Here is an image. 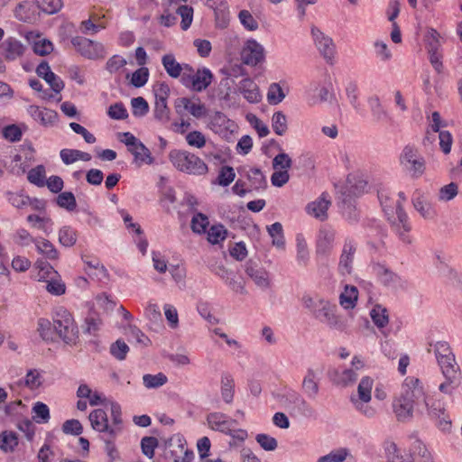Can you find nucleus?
<instances>
[{"mask_svg":"<svg viewBox=\"0 0 462 462\" xmlns=\"http://www.w3.org/2000/svg\"><path fill=\"white\" fill-rule=\"evenodd\" d=\"M425 392L419 378L408 376L402 385L401 396L394 402L393 409L398 420L408 421L417 411L423 414L421 405L425 403Z\"/></svg>","mask_w":462,"mask_h":462,"instance_id":"obj_1","label":"nucleus"},{"mask_svg":"<svg viewBox=\"0 0 462 462\" xmlns=\"http://www.w3.org/2000/svg\"><path fill=\"white\" fill-rule=\"evenodd\" d=\"M170 161L179 171L193 175L208 172L207 164L197 155L187 151L173 150L169 154Z\"/></svg>","mask_w":462,"mask_h":462,"instance_id":"obj_2","label":"nucleus"},{"mask_svg":"<svg viewBox=\"0 0 462 462\" xmlns=\"http://www.w3.org/2000/svg\"><path fill=\"white\" fill-rule=\"evenodd\" d=\"M53 329L66 344L76 343L79 331L71 314L67 310L60 308L56 311L53 318Z\"/></svg>","mask_w":462,"mask_h":462,"instance_id":"obj_3","label":"nucleus"},{"mask_svg":"<svg viewBox=\"0 0 462 462\" xmlns=\"http://www.w3.org/2000/svg\"><path fill=\"white\" fill-rule=\"evenodd\" d=\"M400 162L404 170L414 179L422 176L426 169L424 158L415 147L411 145H406L403 148L400 155Z\"/></svg>","mask_w":462,"mask_h":462,"instance_id":"obj_4","label":"nucleus"},{"mask_svg":"<svg viewBox=\"0 0 462 462\" xmlns=\"http://www.w3.org/2000/svg\"><path fill=\"white\" fill-rule=\"evenodd\" d=\"M71 44L80 55L88 60H102L106 55V48L101 42L82 36L73 37Z\"/></svg>","mask_w":462,"mask_h":462,"instance_id":"obj_5","label":"nucleus"},{"mask_svg":"<svg viewBox=\"0 0 462 462\" xmlns=\"http://www.w3.org/2000/svg\"><path fill=\"white\" fill-rule=\"evenodd\" d=\"M318 311L314 318L322 323H325L330 328L343 331L346 329V323L342 318L336 314L337 306L331 304L328 300L319 302Z\"/></svg>","mask_w":462,"mask_h":462,"instance_id":"obj_6","label":"nucleus"},{"mask_svg":"<svg viewBox=\"0 0 462 462\" xmlns=\"http://www.w3.org/2000/svg\"><path fill=\"white\" fill-rule=\"evenodd\" d=\"M421 409H423V412L426 411L432 420H436L437 426L441 430L444 431L450 428L451 420L446 414V409L442 401L426 397L425 403L421 405Z\"/></svg>","mask_w":462,"mask_h":462,"instance_id":"obj_7","label":"nucleus"},{"mask_svg":"<svg viewBox=\"0 0 462 462\" xmlns=\"http://www.w3.org/2000/svg\"><path fill=\"white\" fill-rule=\"evenodd\" d=\"M367 182L356 174H349L346 184L340 190L341 203L348 205L351 209V201L362 195L366 188Z\"/></svg>","mask_w":462,"mask_h":462,"instance_id":"obj_8","label":"nucleus"},{"mask_svg":"<svg viewBox=\"0 0 462 462\" xmlns=\"http://www.w3.org/2000/svg\"><path fill=\"white\" fill-rule=\"evenodd\" d=\"M430 346L428 352L433 351L441 372H445L446 369L456 370L455 367H459L448 342L438 341L435 344H430Z\"/></svg>","mask_w":462,"mask_h":462,"instance_id":"obj_9","label":"nucleus"},{"mask_svg":"<svg viewBox=\"0 0 462 462\" xmlns=\"http://www.w3.org/2000/svg\"><path fill=\"white\" fill-rule=\"evenodd\" d=\"M174 106L178 115H182L185 111L196 118H201L207 115V108L199 97L192 99L179 97L175 100Z\"/></svg>","mask_w":462,"mask_h":462,"instance_id":"obj_10","label":"nucleus"},{"mask_svg":"<svg viewBox=\"0 0 462 462\" xmlns=\"http://www.w3.org/2000/svg\"><path fill=\"white\" fill-rule=\"evenodd\" d=\"M26 46L14 37L6 38L0 44V53L6 61H14L24 54Z\"/></svg>","mask_w":462,"mask_h":462,"instance_id":"obj_11","label":"nucleus"},{"mask_svg":"<svg viewBox=\"0 0 462 462\" xmlns=\"http://www.w3.org/2000/svg\"><path fill=\"white\" fill-rule=\"evenodd\" d=\"M209 428L213 430L222 432L226 435H232V428L237 424V420L230 419L222 412H211L207 417Z\"/></svg>","mask_w":462,"mask_h":462,"instance_id":"obj_12","label":"nucleus"},{"mask_svg":"<svg viewBox=\"0 0 462 462\" xmlns=\"http://www.w3.org/2000/svg\"><path fill=\"white\" fill-rule=\"evenodd\" d=\"M245 273L258 287L262 289L270 287L269 273L259 261L250 259L245 263Z\"/></svg>","mask_w":462,"mask_h":462,"instance_id":"obj_13","label":"nucleus"},{"mask_svg":"<svg viewBox=\"0 0 462 462\" xmlns=\"http://www.w3.org/2000/svg\"><path fill=\"white\" fill-rule=\"evenodd\" d=\"M88 419L95 430L107 433L111 438H115L119 431V430H116L109 426L107 414L102 409H97L91 411Z\"/></svg>","mask_w":462,"mask_h":462,"instance_id":"obj_14","label":"nucleus"},{"mask_svg":"<svg viewBox=\"0 0 462 462\" xmlns=\"http://www.w3.org/2000/svg\"><path fill=\"white\" fill-rule=\"evenodd\" d=\"M242 60L245 64L256 66L263 58V48L255 40H249L242 51Z\"/></svg>","mask_w":462,"mask_h":462,"instance_id":"obj_15","label":"nucleus"},{"mask_svg":"<svg viewBox=\"0 0 462 462\" xmlns=\"http://www.w3.org/2000/svg\"><path fill=\"white\" fill-rule=\"evenodd\" d=\"M37 75L43 79L55 93H60L64 88L63 80L51 70L47 61H42L36 68Z\"/></svg>","mask_w":462,"mask_h":462,"instance_id":"obj_16","label":"nucleus"},{"mask_svg":"<svg viewBox=\"0 0 462 462\" xmlns=\"http://www.w3.org/2000/svg\"><path fill=\"white\" fill-rule=\"evenodd\" d=\"M311 34L314 38L317 48L322 56L328 60H331L334 55V44L332 39L326 36L319 28L312 27Z\"/></svg>","mask_w":462,"mask_h":462,"instance_id":"obj_17","label":"nucleus"},{"mask_svg":"<svg viewBox=\"0 0 462 462\" xmlns=\"http://www.w3.org/2000/svg\"><path fill=\"white\" fill-rule=\"evenodd\" d=\"M330 204L331 202L328 199L327 194L322 193V195L318 199L307 205L306 211L309 215L320 221H323L328 217L327 211Z\"/></svg>","mask_w":462,"mask_h":462,"instance_id":"obj_18","label":"nucleus"},{"mask_svg":"<svg viewBox=\"0 0 462 462\" xmlns=\"http://www.w3.org/2000/svg\"><path fill=\"white\" fill-rule=\"evenodd\" d=\"M374 271L380 282L383 285L392 288L402 286V279L397 273H393L392 270L388 269L384 265L379 263L376 264L374 266Z\"/></svg>","mask_w":462,"mask_h":462,"instance_id":"obj_19","label":"nucleus"},{"mask_svg":"<svg viewBox=\"0 0 462 462\" xmlns=\"http://www.w3.org/2000/svg\"><path fill=\"white\" fill-rule=\"evenodd\" d=\"M238 90L249 103L257 104L262 99L258 86L250 78H245L239 82Z\"/></svg>","mask_w":462,"mask_h":462,"instance_id":"obj_20","label":"nucleus"},{"mask_svg":"<svg viewBox=\"0 0 462 462\" xmlns=\"http://www.w3.org/2000/svg\"><path fill=\"white\" fill-rule=\"evenodd\" d=\"M28 112L31 116L43 126H51L58 120V113L49 108H40L37 106H30Z\"/></svg>","mask_w":462,"mask_h":462,"instance_id":"obj_21","label":"nucleus"},{"mask_svg":"<svg viewBox=\"0 0 462 462\" xmlns=\"http://www.w3.org/2000/svg\"><path fill=\"white\" fill-rule=\"evenodd\" d=\"M456 370L446 369L441 372L445 382L439 384V389L441 393L446 394H452L453 391L460 384L461 370L460 367H455Z\"/></svg>","mask_w":462,"mask_h":462,"instance_id":"obj_22","label":"nucleus"},{"mask_svg":"<svg viewBox=\"0 0 462 462\" xmlns=\"http://www.w3.org/2000/svg\"><path fill=\"white\" fill-rule=\"evenodd\" d=\"M302 392L310 399H315L319 392V379L317 373L309 368L301 383Z\"/></svg>","mask_w":462,"mask_h":462,"instance_id":"obj_23","label":"nucleus"},{"mask_svg":"<svg viewBox=\"0 0 462 462\" xmlns=\"http://www.w3.org/2000/svg\"><path fill=\"white\" fill-rule=\"evenodd\" d=\"M414 208L425 219H432L436 216V210L433 205L421 194L412 199Z\"/></svg>","mask_w":462,"mask_h":462,"instance_id":"obj_24","label":"nucleus"},{"mask_svg":"<svg viewBox=\"0 0 462 462\" xmlns=\"http://www.w3.org/2000/svg\"><path fill=\"white\" fill-rule=\"evenodd\" d=\"M213 75L208 69H198L193 74L192 89L197 92H201L206 89L212 81Z\"/></svg>","mask_w":462,"mask_h":462,"instance_id":"obj_25","label":"nucleus"},{"mask_svg":"<svg viewBox=\"0 0 462 462\" xmlns=\"http://www.w3.org/2000/svg\"><path fill=\"white\" fill-rule=\"evenodd\" d=\"M368 105L370 106L372 116L374 122L380 123L390 119L388 112L384 109L377 96L369 97Z\"/></svg>","mask_w":462,"mask_h":462,"instance_id":"obj_26","label":"nucleus"},{"mask_svg":"<svg viewBox=\"0 0 462 462\" xmlns=\"http://www.w3.org/2000/svg\"><path fill=\"white\" fill-rule=\"evenodd\" d=\"M162 64L166 70L167 74L173 79L180 77L182 72V64L179 63L172 53H168L162 56Z\"/></svg>","mask_w":462,"mask_h":462,"instance_id":"obj_27","label":"nucleus"},{"mask_svg":"<svg viewBox=\"0 0 462 462\" xmlns=\"http://www.w3.org/2000/svg\"><path fill=\"white\" fill-rule=\"evenodd\" d=\"M235 394V382L228 373L221 374V396L226 403H231Z\"/></svg>","mask_w":462,"mask_h":462,"instance_id":"obj_28","label":"nucleus"},{"mask_svg":"<svg viewBox=\"0 0 462 462\" xmlns=\"http://www.w3.org/2000/svg\"><path fill=\"white\" fill-rule=\"evenodd\" d=\"M247 179L250 182L249 192L252 190H263L267 188V180L262 171L253 168L247 172Z\"/></svg>","mask_w":462,"mask_h":462,"instance_id":"obj_29","label":"nucleus"},{"mask_svg":"<svg viewBox=\"0 0 462 462\" xmlns=\"http://www.w3.org/2000/svg\"><path fill=\"white\" fill-rule=\"evenodd\" d=\"M412 462H433L430 453L420 440H415L411 449Z\"/></svg>","mask_w":462,"mask_h":462,"instance_id":"obj_30","label":"nucleus"},{"mask_svg":"<svg viewBox=\"0 0 462 462\" xmlns=\"http://www.w3.org/2000/svg\"><path fill=\"white\" fill-rule=\"evenodd\" d=\"M60 158L65 164H71L78 160L88 162L91 160V155L88 152L73 149H63L60 151Z\"/></svg>","mask_w":462,"mask_h":462,"instance_id":"obj_31","label":"nucleus"},{"mask_svg":"<svg viewBox=\"0 0 462 462\" xmlns=\"http://www.w3.org/2000/svg\"><path fill=\"white\" fill-rule=\"evenodd\" d=\"M302 396L294 390H288L281 395L280 401L290 411L291 414L296 411V406L301 402Z\"/></svg>","mask_w":462,"mask_h":462,"instance_id":"obj_32","label":"nucleus"},{"mask_svg":"<svg viewBox=\"0 0 462 462\" xmlns=\"http://www.w3.org/2000/svg\"><path fill=\"white\" fill-rule=\"evenodd\" d=\"M18 443L15 432L5 430L0 434V449L5 453L14 452Z\"/></svg>","mask_w":462,"mask_h":462,"instance_id":"obj_33","label":"nucleus"},{"mask_svg":"<svg viewBox=\"0 0 462 462\" xmlns=\"http://www.w3.org/2000/svg\"><path fill=\"white\" fill-rule=\"evenodd\" d=\"M356 252V247L351 242H346L344 245L343 252L340 257L339 267L344 269L347 273H350L353 255Z\"/></svg>","mask_w":462,"mask_h":462,"instance_id":"obj_34","label":"nucleus"},{"mask_svg":"<svg viewBox=\"0 0 462 462\" xmlns=\"http://www.w3.org/2000/svg\"><path fill=\"white\" fill-rule=\"evenodd\" d=\"M370 316L378 328H383L389 322L388 310L382 305H375L371 310Z\"/></svg>","mask_w":462,"mask_h":462,"instance_id":"obj_35","label":"nucleus"},{"mask_svg":"<svg viewBox=\"0 0 462 462\" xmlns=\"http://www.w3.org/2000/svg\"><path fill=\"white\" fill-rule=\"evenodd\" d=\"M358 291L355 286H346L345 291L340 294L339 302L345 309H353L357 300Z\"/></svg>","mask_w":462,"mask_h":462,"instance_id":"obj_36","label":"nucleus"},{"mask_svg":"<svg viewBox=\"0 0 462 462\" xmlns=\"http://www.w3.org/2000/svg\"><path fill=\"white\" fill-rule=\"evenodd\" d=\"M272 127L278 135H283L288 130L287 117L282 111H277L272 117Z\"/></svg>","mask_w":462,"mask_h":462,"instance_id":"obj_37","label":"nucleus"},{"mask_svg":"<svg viewBox=\"0 0 462 462\" xmlns=\"http://www.w3.org/2000/svg\"><path fill=\"white\" fill-rule=\"evenodd\" d=\"M374 381L369 376H365L361 379L358 387L357 393L359 400L364 402H369L371 400V391L373 387Z\"/></svg>","mask_w":462,"mask_h":462,"instance_id":"obj_38","label":"nucleus"},{"mask_svg":"<svg viewBox=\"0 0 462 462\" xmlns=\"http://www.w3.org/2000/svg\"><path fill=\"white\" fill-rule=\"evenodd\" d=\"M297 263L300 266H307L310 260V254L305 239L300 236H297Z\"/></svg>","mask_w":462,"mask_h":462,"instance_id":"obj_39","label":"nucleus"},{"mask_svg":"<svg viewBox=\"0 0 462 462\" xmlns=\"http://www.w3.org/2000/svg\"><path fill=\"white\" fill-rule=\"evenodd\" d=\"M37 331L43 340H53L55 330L53 329V322L51 323L49 319L44 318L39 319Z\"/></svg>","mask_w":462,"mask_h":462,"instance_id":"obj_40","label":"nucleus"},{"mask_svg":"<svg viewBox=\"0 0 462 462\" xmlns=\"http://www.w3.org/2000/svg\"><path fill=\"white\" fill-rule=\"evenodd\" d=\"M56 202L59 207L67 209L68 211H73L77 207L75 196L70 191H64L58 195Z\"/></svg>","mask_w":462,"mask_h":462,"instance_id":"obj_41","label":"nucleus"},{"mask_svg":"<svg viewBox=\"0 0 462 462\" xmlns=\"http://www.w3.org/2000/svg\"><path fill=\"white\" fill-rule=\"evenodd\" d=\"M167 381V376L162 373H158L157 374H147L143 376V383L148 389L161 387L165 384Z\"/></svg>","mask_w":462,"mask_h":462,"instance_id":"obj_42","label":"nucleus"},{"mask_svg":"<svg viewBox=\"0 0 462 462\" xmlns=\"http://www.w3.org/2000/svg\"><path fill=\"white\" fill-rule=\"evenodd\" d=\"M102 321L99 316L95 312H90L85 319V324L83 326L84 333L94 335L99 328Z\"/></svg>","mask_w":462,"mask_h":462,"instance_id":"obj_43","label":"nucleus"},{"mask_svg":"<svg viewBox=\"0 0 462 462\" xmlns=\"http://www.w3.org/2000/svg\"><path fill=\"white\" fill-rule=\"evenodd\" d=\"M28 180L38 186L43 187L45 186V168L43 165H38L32 170L29 171L27 175Z\"/></svg>","mask_w":462,"mask_h":462,"instance_id":"obj_44","label":"nucleus"},{"mask_svg":"<svg viewBox=\"0 0 462 462\" xmlns=\"http://www.w3.org/2000/svg\"><path fill=\"white\" fill-rule=\"evenodd\" d=\"M126 64L127 61L124 57L116 54L107 60L105 69L110 75H112L119 72Z\"/></svg>","mask_w":462,"mask_h":462,"instance_id":"obj_45","label":"nucleus"},{"mask_svg":"<svg viewBox=\"0 0 462 462\" xmlns=\"http://www.w3.org/2000/svg\"><path fill=\"white\" fill-rule=\"evenodd\" d=\"M43 378L37 369H30L27 371L24 384L31 390H36L42 384Z\"/></svg>","mask_w":462,"mask_h":462,"instance_id":"obj_46","label":"nucleus"},{"mask_svg":"<svg viewBox=\"0 0 462 462\" xmlns=\"http://www.w3.org/2000/svg\"><path fill=\"white\" fill-rule=\"evenodd\" d=\"M154 117L162 124H166L170 120V109L167 101L155 100Z\"/></svg>","mask_w":462,"mask_h":462,"instance_id":"obj_47","label":"nucleus"},{"mask_svg":"<svg viewBox=\"0 0 462 462\" xmlns=\"http://www.w3.org/2000/svg\"><path fill=\"white\" fill-rule=\"evenodd\" d=\"M37 6L48 14H56L62 7L61 0H35Z\"/></svg>","mask_w":462,"mask_h":462,"instance_id":"obj_48","label":"nucleus"},{"mask_svg":"<svg viewBox=\"0 0 462 462\" xmlns=\"http://www.w3.org/2000/svg\"><path fill=\"white\" fill-rule=\"evenodd\" d=\"M284 97L285 94L281 86L277 83L271 84L267 93L268 102L271 105H278L284 99Z\"/></svg>","mask_w":462,"mask_h":462,"instance_id":"obj_49","label":"nucleus"},{"mask_svg":"<svg viewBox=\"0 0 462 462\" xmlns=\"http://www.w3.org/2000/svg\"><path fill=\"white\" fill-rule=\"evenodd\" d=\"M177 14L181 17V29L188 30L193 19V8L189 5H180L177 9Z\"/></svg>","mask_w":462,"mask_h":462,"instance_id":"obj_50","label":"nucleus"},{"mask_svg":"<svg viewBox=\"0 0 462 462\" xmlns=\"http://www.w3.org/2000/svg\"><path fill=\"white\" fill-rule=\"evenodd\" d=\"M334 242L333 233H323L317 240V253L326 254L332 247Z\"/></svg>","mask_w":462,"mask_h":462,"instance_id":"obj_51","label":"nucleus"},{"mask_svg":"<svg viewBox=\"0 0 462 462\" xmlns=\"http://www.w3.org/2000/svg\"><path fill=\"white\" fill-rule=\"evenodd\" d=\"M255 439L260 447L266 451H273L278 447L276 439L265 433L257 434Z\"/></svg>","mask_w":462,"mask_h":462,"instance_id":"obj_52","label":"nucleus"},{"mask_svg":"<svg viewBox=\"0 0 462 462\" xmlns=\"http://www.w3.org/2000/svg\"><path fill=\"white\" fill-rule=\"evenodd\" d=\"M32 411L35 413L34 419L38 423H46L50 420L49 407L41 402H37L32 407Z\"/></svg>","mask_w":462,"mask_h":462,"instance_id":"obj_53","label":"nucleus"},{"mask_svg":"<svg viewBox=\"0 0 462 462\" xmlns=\"http://www.w3.org/2000/svg\"><path fill=\"white\" fill-rule=\"evenodd\" d=\"M129 351V346L126 343L121 339L116 340L110 346L111 355L116 357L117 360H125L126 357V354Z\"/></svg>","mask_w":462,"mask_h":462,"instance_id":"obj_54","label":"nucleus"},{"mask_svg":"<svg viewBox=\"0 0 462 462\" xmlns=\"http://www.w3.org/2000/svg\"><path fill=\"white\" fill-rule=\"evenodd\" d=\"M120 134L124 137V139H120V141L128 147V150L133 146L137 145V147L141 148L144 152V155L149 157V149L134 134L129 132H125Z\"/></svg>","mask_w":462,"mask_h":462,"instance_id":"obj_55","label":"nucleus"},{"mask_svg":"<svg viewBox=\"0 0 462 462\" xmlns=\"http://www.w3.org/2000/svg\"><path fill=\"white\" fill-rule=\"evenodd\" d=\"M133 115L134 116H143L149 111L147 101L143 97H134L131 100Z\"/></svg>","mask_w":462,"mask_h":462,"instance_id":"obj_56","label":"nucleus"},{"mask_svg":"<svg viewBox=\"0 0 462 462\" xmlns=\"http://www.w3.org/2000/svg\"><path fill=\"white\" fill-rule=\"evenodd\" d=\"M158 446V439L155 437H143L141 440V448L143 455L149 458L154 456V449Z\"/></svg>","mask_w":462,"mask_h":462,"instance_id":"obj_57","label":"nucleus"},{"mask_svg":"<svg viewBox=\"0 0 462 462\" xmlns=\"http://www.w3.org/2000/svg\"><path fill=\"white\" fill-rule=\"evenodd\" d=\"M149 69L146 67H142L132 74L131 84L135 88L143 87L148 81Z\"/></svg>","mask_w":462,"mask_h":462,"instance_id":"obj_58","label":"nucleus"},{"mask_svg":"<svg viewBox=\"0 0 462 462\" xmlns=\"http://www.w3.org/2000/svg\"><path fill=\"white\" fill-rule=\"evenodd\" d=\"M236 173L234 169L230 166H223L219 171V174L217 176V183L220 186H228L235 180Z\"/></svg>","mask_w":462,"mask_h":462,"instance_id":"obj_59","label":"nucleus"},{"mask_svg":"<svg viewBox=\"0 0 462 462\" xmlns=\"http://www.w3.org/2000/svg\"><path fill=\"white\" fill-rule=\"evenodd\" d=\"M209 226V219L208 216L203 213H196L191 219V230L192 231H207Z\"/></svg>","mask_w":462,"mask_h":462,"instance_id":"obj_60","label":"nucleus"},{"mask_svg":"<svg viewBox=\"0 0 462 462\" xmlns=\"http://www.w3.org/2000/svg\"><path fill=\"white\" fill-rule=\"evenodd\" d=\"M292 161L285 152H280L273 160V168L274 170L287 171L291 167Z\"/></svg>","mask_w":462,"mask_h":462,"instance_id":"obj_61","label":"nucleus"},{"mask_svg":"<svg viewBox=\"0 0 462 462\" xmlns=\"http://www.w3.org/2000/svg\"><path fill=\"white\" fill-rule=\"evenodd\" d=\"M62 431L65 434L79 436L83 431V427L79 420L70 419L62 424Z\"/></svg>","mask_w":462,"mask_h":462,"instance_id":"obj_62","label":"nucleus"},{"mask_svg":"<svg viewBox=\"0 0 462 462\" xmlns=\"http://www.w3.org/2000/svg\"><path fill=\"white\" fill-rule=\"evenodd\" d=\"M35 245L37 250L47 258L53 260L58 257L56 249L48 240L37 241Z\"/></svg>","mask_w":462,"mask_h":462,"instance_id":"obj_63","label":"nucleus"},{"mask_svg":"<svg viewBox=\"0 0 462 462\" xmlns=\"http://www.w3.org/2000/svg\"><path fill=\"white\" fill-rule=\"evenodd\" d=\"M107 114L112 119L116 120H123L128 117L127 110L121 102L111 105Z\"/></svg>","mask_w":462,"mask_h":462,"instance_id":"obj_64","label":"nucleus"}]
</instances>
